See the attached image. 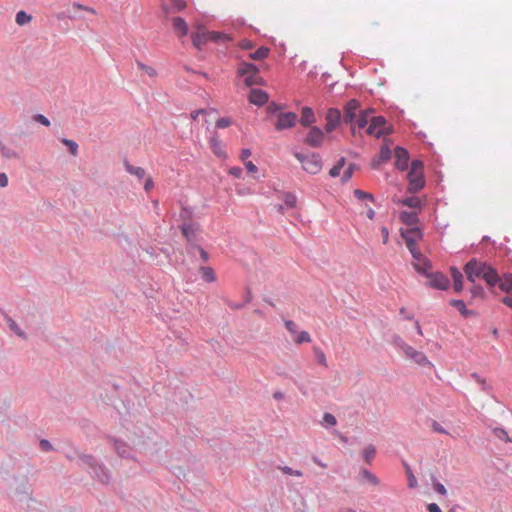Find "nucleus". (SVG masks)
Listing matches in <instances>:
<instances>
[{"label":"nucleus","mask_w":512,"mask_h":512,"mask_svg":"<svg viewBox=\"0 0 512 512\" xmlns=\"http://www.w3.org/2000/svg\"><path fill=\"white\" fill-rule=\"evenodd\" d=\"M74 453L78 455L79 466L87 468L92 478L97 479L103 484H108L111 480V474L108 468L91 454L81 452L75 449Z\"/></svg>","instance_id":"nucleus-1"},{"label":"nucleus","mask_w":512,"mask_h":512,"mask_svg":"<svg viewBox=\"0 0 512 512\" xmlns=\"http://www.w3.org/2000/svg\"><path fill=\"white\" fill-rule=\"evenodd\" d=\"M259 67L251 62L242 61L237 69V76L244 77V84L247 87L264 85V80L259 76Z\"/></svg>","instance_id":"nucleus-2"},{"label":"nucleus","mask_w":512,"mask_h":512,"mask_svg":"<svg viewBox=\"0 0 512 512\" xmlns=\"http://www.w3.org/2000/svg\"><path fill=\"white\" fill-rule=\"evenodd\" d=\"M485 267L486 261H480L477 258H471L468 262L465 263L463 272L465 273L467 280L474 284L477 278L483 277Z\"/></svg>","instance_id":"nucleus-3"},{"label":"nucleus","mask_w":512,"mask_h":512,"mask_svg":"<svg viewBox=\"0 0 512 512\" xmlns=\"http://www.w3.org/2000/svg\"><path fill=\"white\" fill-rule=\"evenodd\" d=\"M298 122V115L295 112L287 111L278 113V117L274 122V128L276 131H283L286 129L293 128Z\"/></svg>","instance_id":"nucleus-4"},{"label":"nucleus","mask_w":512,"mask_h":512,"mask_svg":"<svg viewBox=\"0 0 512 512\" xmlns=\"http://www.w3.org/2000/svg\"><path fill=\"white\" fill-rule=\"evenodd\" d=\"M360 108V102L357 99L349 100L344 106V115L342 117L346 124H351V132L356 134L355 125H353L357 118V110Z\"/></svg>","instance_id":"nucleus-5"},{"label":"nucleus","mask_w":512,"mask_h":512,"mask_svg":"<svg viewBox=\"0 0 512 512\" xmlns=\"http://www.w3.org/2000/svg\"><path fill=\"white\" fill-rule=\"evenodd\" d=\"M407 179H408L407 191L411 194H415V193L421 191L425 187L426 180H425L423 171L416 172V173L414 172L413 175H411V172H408Z\"/></svg>","instance_id":"nucleus-6"},{"label":"nucleus","mask_w":512,"mask_h":512,"mask_svg":"<svg viewBox=\"0 0 512 512\" xmlns=\"http://www.w3.org/2000/svg\"><path fill=\"white\" fill-rule=\"evenodd\" d=\"M325 138L324 131L318 126H311L309 132L307 133L304 143L313 148H319L322 146L323 140Z\"/></svg>","instance_id":"nucleus-7"},{"label":"nucleus","mask_w":512,"mask_h":512,"mask_svg":"<svg viewBox=\"0 0 512 512\" xmlns=\"http://www.w3.org/2000/svg\"><path fill=\"white\" fill-rule=\"evenodd\" d=\"M428 279L427 285L431 288L445 291L450 287L449 278L441 271L432 272Z\"/></svg>","instance_id":"nucleus-8"},{"label":"nucleus","mask_w":512,"mask_h":512,"mask_svg":"<svg viewBox=\"0 0 512 512\" xmlns=\"http://www.w3.org/2000/svg\"><path fill=\"white\" fill-rule=\"evenodd\" d=\"M342 115L338 108H329L326 114L325 130L327 133L334 131L341 123Z\"/></svg>","instance_id":"nucleus-9"},{"label":"nucleus","mask_w":512,"mask_h":512,"mask_svg":"<svg viewBox=\"0 0 512 512\" xmlns=\"http://www.w3.org/2000/svg\"><path fill=\"white\" fill-rule=\"evenodd\" d=\"M395 154V167L400 171H405L409 166V152L402 146H396L394 149Z\"/></svg>","instance_id":"nucleus-10"},{"label":"nucleus","mask_w":512,"mask_h":512,"mask_svg":"<svg viewBox=\"0 0 512 512\" xmlns=\"http://www.w3.org/2000/svg\"><path fill=\"white\" fill-rule=\"evenodd\" d=\"M108 440L121 458L130 459L133 457L132 448L126 442L113 436H108Z\"/></svg>","instance_id":"nucleus-11"},{"label":"nucleus","mask_w":512,"mask_h":512,"mask_svg":"<svg viewBox=\"0 0 512 512\" xmlns=\"http://www.w3.org/2000/svg\"><path fill=\"white\" fill-rule=\"evenodd\" d=\"M302 168L309 174H318L322 169V159L320 154L312 152L303 164Z\"/></svg>","instance_id":"nucleus-12"},{"label":"nucleus","mask_w":512,"mask_h":512,"mask_svg":"<svg viewBox=\"0 0 512 512\" xmlns=\"http://www.w3.org/2000/svg\"><path fill=\"white\" fill-rule=\"evenodd\" d=\"M209 144H210V149L212 150V152L214 153V155L216 157L222 158V159L227 158V153L223 148V143L220 139L219 134L216 131H214L212 133L211 137L209 138Z\"/></svg>","instance_id":"nucleus-13"},{"label":"nucleus","mask_w":512,"mask_h":512,"mask_svg":"<svg viewBox=\"0 0 512 512\" xmlns=\"http://www.w3.org/2000/svg\"><path fill=\"white\" fill-rule=\"evenodd\" d=\"M248 99H249L250 103H252L258 107H261L264 104L268 103L269 95L264 90L252 88L249 93Z\"/></svg>","instance_id":"nucleus-14"},{"label":"nucleus","mask_w":512,"mask_h":512,"mask_svg":"<svg viewBox=\"0 0 512 512\" xmlns=\"http://www.w3.org/2000/svg\"><path fill=\"white\" fill-rule=\"evenodd\" d=\"M484 269L485 270L482 279L490 288H494L497 285V283L500 282V276L498 274V271L488 262H486V267Z\"/></svg>","instance_id":"nucleus-15"},{"label":"nucleus","mask_w":512,"mask_h":512,"mask_svg":"<svg viewBox=\"0 0 512 512\" xmlns=\"http://www.w3.org/2000/svg\"><path fill=\"white\" fill-rule=\"evenodd\" d=\"M392 155L390 147L385 143L381 146L379 154L377 157L373 158L371 161V167L373 169H378L383 163L390 160Z\"/></svg>","instance_id":"nucleus-16"},{"label":"nucleus","mask_w":512,"mask_h":512,"mask_svg":"<svg viewBox=\"0 0 512 512\" xmlns=\"http://www.w3.org/2000/svg\"><path fill=\"white\" fill-rule=\"evenodd\" d=\"M300 124L304 127H311L316 122L314 111L309 106H304L301 111V117L298 118Z\"/></svg>","instance_id":"nucleus-17"},{"label":"nucleus","mask_w":512,"mask_h":512,"mask_svg":"<svg viewBox=\"0 0 512 512\" xmlns=\"http://www.w3.org/2000/svg\"><path fill=\"white\" fill-rule=\"evenodd\" d=\"M432 262L427 257L422 259L420 262L413 263V267L416 270L417 273L421 274L422 276L428 278L431 276L432 271Z\"/></svg>","instance_id":"nucleus-18"},{"label":"nucleus","mask_w":512,"mask_h":512,"mask_svg":"<svg viewBox=\"0 0 512 512\" xmlns=\"http://www.w3.org/2000/svg\"><path fill=\"white\" fill-rule=\"evenodd\" d=\"M450 275L453 279V289L456 293L463 291V274L456 266L450 267Z\"/></svg>","instance_id":"nucleus-19"},{"label":"nucleus","mask_w":512,"mask_h":512,"mask_svg":"<svg viewBox=\"0 0 512 512\" xmlns=\"http://www.w3.org/2000/svg\"><path fill=\"white\" fill-rule=\"evenodd\" d=\"M449 304L455 307L464 318H469L476 315L474 310H470L466 307V304L462 299H451Z\"/></svg>","instance_id":"nucleus-20"},{"label":"nucleus","mask_w":512,"mask_h":512,"mask_svg":"<svg viewBox=\"0 0 512 512\" xmlns=\"http://www.w3.org/2000/svg\"><path fill=\"white\" fill-rule=\"evenodd\" d=\"M399 219L407 226L413 227L419 222L418 213L414 211H401Z\"/></svg>","instance_id":"nucleus-21"},{"label":"nucleus","mask_w":512,"mask_h":512,"mask_svg":"<svg viewBox=\"0 0 512 512\" xmlns=\"http://www.w3.org/2000/svg\"><path fill=\"white\" fill-rule=\"evenodd\" d=\"M393 132L392 127H384L381 129L376 128L373 124L369 123V126L366 129V133L370 136H374L376 138H381L385 135H389Z\"/></svg>","instance_id":"nucleus-22"},{"label":"nucleus","mask_w":512,"mask_h":512,"mask_svg":"<svg viewBox=\"0 0 512 512\" xmlns=\"http://www.w3.org/2000/svg\"><path fill=\"white\" fill-rule=\"evenodd\" d=\"M183 236L187 239L188 250L191 249V244L195 243V235L192 224L183 223L179 226Z\"/></svg>","instance_id":"nucleus-23"},{"label":"nucleus","mask_w":512,"mask_h":512,"mask_svg":"<svg viewBox=\"0 0 512 512\" xmlns=\"http://www.w3.org/2000/svg\"><path fill=\"white\" fill-rule=\"evenodd\" d=\"M173 27L175 31L178 33L179 37L186 36L188 33V25L184 18L182 17H174L172 19Z\"/></svg>","instance_id":"nucleus-24"},{"label":"nucleus","mask_w":512,"mask_h":512,"mask_svg":"<svg viewBox=\"0 0 512 512\" xmlns=\"http://www.w3.org/2000/svg\"><path fill=\"white\" fill-rule=\"evenodd\" d=\"M124 167L129 174L136 176L139 180L144 179L146 176L144 168L130 164L127 159L124 160Z\"/></svg>","instance_id":"nucleus-25"},{"label":"nucleus","mask_w":512,"mask_h":512,"mask_svg":"<svg viewBox=\"0 0 512 512\" xmlns=\"http://www.w3.org/2000/svg\"><path fill=\"white\" fill-rule=\"evenodd\" d=\"M397 203L413 209H422V201L416 196L402 198Z\"/></svg>","instance_id":"nucleus-26"},{"label":"nucleus","mask_w":512,"mask_h":512,"mask_svg":"<svg viewBox=\"0 0 512 512\" xmlns=\"http://www.w3.org/2000/svg\"><path fill=\"white\" fill-rule=\"evenodd\" d=\"M4 319L9 329L22 339H27V334L19 327V325L8 315L4 314Z\"/></svg>","instance_id":"nucleus-27"},{"label":"nucleus","mask_w":512,"mask_h":512,"mask_svg":"<svg viewBox=\"0 0 512 512\" xmlns=\"http://www.w3.org/2000/svg\"><path fill=\"white\" fill-rule=\"evenodd\" d=\"M496 286L503 292L510 293L512 291V273L504 274V278H500V282Z\"/></svg>","instance_id":"nucleus-28"},{"label":"nucleus","mask_w":512,"mask_h":512,"mask_svg":"<svg viewBox=\"0 0 512 512\" xmlns=\"http://www.w3.org/2000/svg\"><path fill=\"white\" fill-rule=\"evenodd\" d=\"M270 49L265 46L259 47L256 51L249 54L250 59L260 61L268 57Z\"/></svg>","instance_id":"nucleus-29"},{"label":"nucleus","mask_w":512,"mask_h":512,"mask_svg":"<svg viewBox=\"0 0 512 512\" xmlns=\"http://www.w3.org/2000/svg\"><path fill=\"white\" fill-rule=\"evenodd\" d=\"M200 273L202 275V279L207 283H212L216 280L214 270L211 267L201 266Z\"/></svg>","instance_id":"nucleus-30"},{"label":"nucleus","mask_w":512,"mask_h":512,"mask_svg":"<svg viewBox=\"0 0 512 512\" xmlns=\"http://www.w3.org/2000/svg\"><path fill=\"white\" fill-rule=\"evenodd\" d=\"M207 40H209L207 32H197L192 35V43L198 49H201V47L207 42Z\"/></svg>","instance_id":"nucleus-31"},{"label":"nucleus","mask_w":512,"mask_h":512,"mask_svg":"<svg viewBox=\"0 0 512 512\" xmlns=\"http://www.w3.org/2000/svg\"><path fill=\"white\" fill-rule=\"evenodd\" d=\"M284 108H285L284 104H280V103H276V102H271L267 106V114L269 116H276V118H277L278 117V113H282Z\"/></svg>","instance_id":"nucleus-32"},{"label":"nucleus","mask_w":512,"mask_h":512,"mask_svg":"<svg viewBox=\"0 0 512 512\" xmlns=\"http://www.w3.org/2000/svg\"><path fill=\"white\" fill-rule=\"evenodd\" d=\"M372 112H373L372 109L362 111L360 113V116L358 118H356L355 122L360 129L365 128L368 125V123H370L368 117H369V114Z\"/></svg>","instance_id":"nucleus-33"},{"label":"nucleus","mask_w":512,"mask_h":512,"mask_svg":"<svg viewBox=\"0 0 512 512\" xmlns=\"http://www.w3.org/2000/svg\"><path fill=\"white\" fill-rule=\"evenodd\" d=\"M346 163V158L345 157H341L337 162L336 164L330 169L329 171V175L332 177V178H336L340 175L341 173V170L342 168L344 167Z\"/></svg>","instance_id":"nucleus-34"},{"label":"nucleus","mask_w":512,"mask_h":512,"mask_svg":"<svg viewBox=\"0 0 512 512\" xmlns=\"http://www.w3.org/2000/svg\"><path fill=\"white\" fill-rule=\"evenodd\" d=\"M0 152L2 156L7 159L19 157L18 153L14 149L4 145L2 142H0Z\"/></svg>","instance_id":"nucleus-35"},{"label":"nucleus","mask_w":512,"mask_h":512,"mask_svg":"<svg viewBox=\"0 0 512 512\" xmlns=\"http://www.w3.org/2000/svg\"><path fill=\"white\" fill-rule=\"evenodd\" d=\"M207 35H208V39L213 42H226V41L230 40L228 35H226L225 33H222V32L211 31V32H207Z\"/></svg>","instance_id":"nucleus-36"},{"label":"nucleus","mask_w":512,"mask_h":512,"mask_svg":"<svg viewBox=\"0 0 512 512\" xmlns=\"http://www.w3.org/2000/svg\"><path fill=\"white\" fill-rule=\"evenodd\" d=\"M469 291L471 293L472 298L484 299L486 297V292H485L483 286H481L479 284L474 283Z\"/></svg>","instance_id":"nucleus-37"},{"label":"nucleus","mask_w":512,"mask_h":512,"mask_svg":"<svg viewBox=\"0 0 512 512\" xmlns=\"http://www.w3.org/2000/svg\"><path fill=\"white\" fill-rule=\"evenodd\" d=\"M360 475L363 479H365L366 481H368L370 484L376 486L379 484V479L377 478V476L375 474H373L372 472H370L368 469H362L361 472H360Z\"/></svg>","instance_id":"nucleus-38"},{"label":"nucleus","mask_w":512,"mask_h":512,"mask_svg":"<svg viewBox=\"0 0 512 512\" xmlns=\"http://www.w3.org/2000/svg\"><path fill=\"white\" fill-rule=\"evenodd\" d=\"M401 233H404L406 237H415L418 239H421L423 237L422 230L417 226L411 227L409 229H401L400 234Z\"/></svg>","instance_id":"nucleus-39"},{"label":"nucleus","mask_w":512,"mask_h":512,"mask_svg":"<svg viewBox=\"0 0 512 512\" xmlns=\"http://www.w3.org/2000/svg\"><path fill=\"white\" fill-rule=\"evenodd\" d=\"M412 360L421 366H431L432 365L431 362L428 360L427 356L423 352H420V351H417L416 353H414Z\"/></svg>","instance_id":"nucleus-40"},{"label":"nucleus","mask_w":512,"mask_h":512,"mask_svg":"<svg viewBox=\"0 0 512 512\" xmlns=\"http://www.w3.org/2000/svg\"><path fill=\"white\" fill-rule=\"evenodd\" d=\"M32 20V16L28 13H26L25 11L21 10L19 12H17L16 14V23L19 25V26H23V25H26L27 23H29L30 21Z\"/></svg>","instance_id":"nucleus-41"},{"label":"nucleus","mask_w":512,"mask_h":512,"mask_svg":"<svg viewBox=\"0 0 512 512\" xmlns=\"http://www.w3.org/2000/svg\"><path fill=\"white\" fill-rule=\"evenodd\" d=\"M357 168L358 166L355 163H350L342 175L341 182H348L352 178L353 173Z\"/></svg>","instance_id":"nucleus-42"},{"label":"nucleus","mask_w":512,"mask_h":512,"mask_svg":"<svg viewBox=\"0 0 512 512\" xmlns=\"http://www.w3.org/2000/svg\"><path fill=\"white\" fill-rule=\"evenodd\" d=\"M376 455V448L373 445H368L363 451L364 460L370 464Z\"/></svg>","instance_id":"nucleus-43"},{"label":"nucleus","mask_w":512,"mask_h":512,"mask_svg":"<svg viewBox=\"0 0 512 512\" xmlns=\"http://www.w3.org/2000/svg\"><path fill=\"white\" fill-rule=\"evenodd\" d=\"M353 193L354 196L359 200H369L371 202L375 201V197L373 196V194L363 191L361 189H355Z\"/></svg>","instance_id":"nucleus-44"},{"label":"nucleus","mask_w":512,"mask_h":512,"mask_svg":"<svg viewBox=\"0 0 512 512\" xmlns=\"http://www.w3.org/2000/svg\"><path fill=\"white\" fill-rule=\"evenodd\" d=\"M194 251H198L199 252L200 257H201V259L204 262H207L209 260V254L200 245H198V244H191V249H189L188 252L190 254H192Z\"/></svg>","instance_id":"nucleus-45"},{"label":"nucleus","mask_w":512,"mask_h":512,"mask_svg":"<svg viewBox=\"0 0 512 512\" xmlns=\"http://www.w3.org/2000/svg\"><path fill=\"white\" fill-rule=\"evenodd\" d=\"M493 432L498 439L505 442H512V438L509 437L507 431L503 427H496Z\"/></svg>","instance_id":"nucleus-46"},{"label":"nucleus","mask_w":512,"mask_h":512,"mask_svg":"<svg viewBox=\"0 0 512 512\" xmlns=\"http://www.w3.org/2000/svg\"><path fill=\"white\" fill-rule=\"evenodd\" d=\"M62 143L68 147L69 149V152L73 155V156H76L77 153H78V144L74 141V140H70V139H67V138H63L62 139Z\"/></svg>","instance_id":"nucleus-47"},{"label":"nucleus","mask_w":512,"mask_h":512,"mask_svg":"<svg viewBox=\"0 0 512 512\" xmlns=\"http://www.w3.org/2000/svg\"><path fill=\"white\" fill-rule=\"evenodd\" d=\"M136 64H137L138 68L143 70L148 76L155 77L157 75V72L153 67H150V66L144 64L140 60H136Z\"/></svg>","instance_id":"nucleus-48"},{"label":"nucleus","mask_w":512,"mask_h":512,"mask_svg":"<svg viewBox=\"0 0 512 512\" xmlns=\"http://www.w3.org/2000/svg\"><path fill=\"white\" fill-rule=\"evenodd\" d=\"M370 123L373 124L376 128L381 129L387 126V120L384 116H375L370 120Z\"/></svg>","instance_id":"nucleus-49"},{"label":"nucleus","mask_w":512,"mask_h":512,"mask_svg":"<svg viewBox=\"0 0 512 512\" xmlns=\"http://www.w3.org/2000/svg\"><path fill=\"white\" fill-rule=\"evenodd\" d=\"M313 351L316 361L323 366H327L325 353L318 347H314Z\"/></svg>","instance_id":"nucleus-50"},{"label":"nucleus","mask_w":512,"mask_h":512,"mask_svg":"<svg viewBox=\"0 0 512 512\" xmlns=\"http://www.w3.org/2000/svg\"><path fill=\"white\" fill-rule=\"evenodd\" d=\"M432 483H433V489L435 490V492H437L438 494H440L442 496H445L447 494V489L445 488V486L442 483H440L439 481H437L435 477H432Z\"/></svg>","instance_id":"nucleus-51"},{"label":"nucleus","mask_w":512,"mask_h":512,"mask_svg":"<svg viewBox=\"0 0 512 512\" xmlns=\"http://www.w3.org/2000/svg\"><path fill=\"white\" fill-rule=\"evenodd\" d=\"M423 168H424V163L419 159H415L411 163L409 172H411V175H413L414 172L416 173V172L423 171Z\"/></svg>","instance_id":"nucleus-52"},{"label":"nucleus","mask_w":512,"mask_h":512,"mask_svg":"<svg viewBox=\"0 0 512 512\" xmlns=\"http://www.w3.org/2000/svg\"><path fill=\"white\" fill-rule=\"evenodd\" d=\"M337 424L336 417L331 413H324L323 415V425L325 426H335Z\"/></svg>","instance_id":"nucleus-53"},{"label":"nucleus","mask_w":512,"mask_h":512,"mask_svg":"<svg viewBox=\"0 0 512 512\" xmlns=\"http://www.w3.org/2000/svg\"><path fill=\"white\" fill-rule=\"evenodd\" d=\"M231 124V119L229 117H221L216 121V128L217 129H224L228 127Z\"/></svg>","instance_id":"nucleus-54"},{"label":"nucleus","mask_w":512,"mask_h":512,"mask_svg":"<svg viewBox=\"0 0 512 512\" xmlns=\"http://www.w3.org/2000/svg\"><path fill=\"white\" fill-rule=\"evenodd\" d=\"M295 341L297 344L308 343L311 341V337L308 332L302 331L298 334Z\"/></svg>","instance_id":"nucleus-55"},{"label":"nucleus","mask_w":512,"mask_h":512,"mask_svg":"<svg viewBox=\"0 0 512 512\" xmlns=\"http://www.w3.org/2000/svg\"><path fill=\"white\" fill-rule=\"evenodd\" d=\"M284 203L287 207L293 208L296 204V196L292 193H286L284 197Z\"/></svg>","instance_id":"nucleus-56"},{"label":"nucleus","mask_w":512,"mask_h":512,"mask_svg":"<svg viewBox=\"0 0 512 512\" xmlns=\"http://www.w3.org/2000/svg\"><path fill=\"white\" fill-rule=\"evenodd\" d=\"M193 214V209L191 207H183L180 212V218L183 220H190Z\"/></svg>","instance_id":"nucleus-57"},{"label":"nucleus","mask_w":512,"mask_h":512,"mask_svg":"<svg viewBox=\"0 0 512 512\" xmlns=\"http://www.w3.org/2000/svg\"><path fill=\"white\" fill-rule=\"evenodd\" d=\"M402 238L405 240L406 246L408 250L416 248V240L418 238L415 237H406L404 233H401Z\"/></svg>","instance_id":"nucleus-58"},{"label":"nucleus","mask_w":512,"mask_h":512,"mask_svg":"<svg viewBox=\"0 0 512 512\" xmlns=\"http://www.w3.org/2000/svg\"><path fill=\"white\" fill-rule=\"evenodd\" d=\"M402 238L405 240L406 246L408 250L416 248V240L418 238L415 237H406L404 233H401Z\"/></svg>","instance_id":"nucleus-59"},{"label":"nucleus","mask_w":512,"mask_h":512,"mask_svg":"<svg viewBox=\"0 0 512 512\" xmlns=\"http://www.w3.org/2000/svg\"><path fill=\"white\" fill-rule=\"evenodd\" d=\"M33 120L44 126H50V120L43 114H35Z\"/></svg>","instance_id":"nucleus-60"},{"label":"nucleus","mask_w":512,"mask_h":512,"mask_svg":"<svg viewBox=\"0 0 512 512\" xmlns=\"http://www.w3.org/2000/svg\"><path fill=\"white\" fill-rule=\"evenodd\" d=\"M393 344L401 350L407 347V343L398 335H394L392 338Z\"/></svg>","instance_id":"nucleus-61"},{"label":"nucleus","mask_w":512,"mask_h":512,"mask_svg":"<svg viewBox=\"0 0 512 512\" xmlns=\"http://www.w3.org/2000/svg\"><path fill=\"white\" fill-rule=\"evenodd\" d=\"M39 447L44 452H49L53 450V446L47 439H41L39 442Z\"/></svg>","instance_id":"nucleus-62"},{"label":"nucleus","mask_w":512,"mask_h":512,"mask_svg":"<svg viewBox=\"0 0 512 512\" xmlns=\"http://www.w3.org/2000/svg\"><path fill=\"white\" fill-rule=\"evenodd\" d=\"M229 174L235 178H241V176L243 174V170L239 166H233L229 169Z\"/></svg>","instance_id":"nucleus-63"},{"label":"nucleus","mask_w":512,"mask_h":512,"mask_svg":"<svg viewBox=\"0 0 512 512\" xmlns=\"http://www.w3.org/2000/svg\"><path fill=\"white\" fill-rule=\"evenodd\" d=\"M172 6L177 11H182L186 7V2L184 0H171Z\"/></svg>","instance_id":"nucleus-64"}]
</instances>
